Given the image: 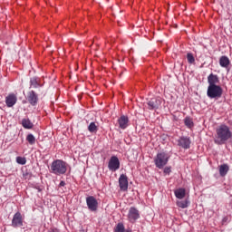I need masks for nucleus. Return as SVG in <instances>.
<instances>
[{"label":"nucleus","instance_id":"obj_1","mask_svg":"<svg viewBox=\"0 0 232 232\" xmlns=\"http://www.w3.org/2000/svg\"><path fill=\"white\" fill-rule=\"evenodd\" d=\"M229 139H232V132L227 125L223 124L217 128L214 138L215 144H218V146H222L226 144Z\"/></svg>","mask_w":232,"mask_h":232},{"label":"nucleus","instance_id":"obj_2","mask_svg":"<svg viewBox=\"0 0 232 232\" xmlns=\"http://www.w3.org/2000/svg\"><path fill=\"white\" fill-rule=\"evenodd\" d=\"M68 169V164L62 160H56L51 164L50 172L53 175H64Z\"/></svg>","mask_w":232,"mask_h":232},{"label":"nucleus","instance_id":"obj_3","mask_svg":"<svg viewBox=\"0 0 232 232\" xmlns=\"http://www.w3.org/2000/svg\"><path fill=\"white\" fill-rule=\"evenodd\" d=\"M224 93V90L220 85H211L207 89V96L208 99H220Z\"/></svg>","mask_w":232,"mask_h":232},{"label":"nucleus","instance_id":"obj_4","mask_svg":"<svg viewBox=\"0 0 232 232\" xmlns=\"http://www.w3.org/2000/svg\"><path fill=\"white\" fill-rule=\"evenodd\" d=\"M169 160V156L166 152H160L154 158L155 166L159 168V169H162V168L168 164Z\"/></svg>","mask_w":232,"mask_h":232},{"label":"nucleus","instance_id":"obj_5","mask_svg":"<svg viewBox=\"0 0 232 232\" xmlns=\"http://www.w3.org/2000/svg\"><path fill=\"white\" fill-rule=\"evenodd\" d=\"M87 208L90 211L95 212L99 208V202L97 198L93 196H89L86 198Z\"/></svg>","mask_w":232,"mask_h":232},{"label":"nucleus","instance_id":"obj_6","mask_svg":"<svg viewBox=\"0 0 232 232\" xmlns=\"http://www.w3.org/2000/svg\"><path fill=\"white\" fill-rule=\"evenodd\" d=\"M120 168L121 161L119 160V158L117 156H112L109 160L108 169L110 171H117Z\"/></svg>","mask_w":232,"mask_h":232},{"label":"nucleus","instance_id":"obj_7","mask_svg":"<svg viewBox=\"0 0 232 232\" xmlns=\"http://www.w3.org/2000/svg\"><path fill=\"white\" fill-rule=\"evenodd\" d=\"M23 215L21 214V212H16L13 216L11 226L12 227H23Z\"/></svg>","mask_w":232,"mask_h":232},{"label":"nucleus","instance_id":"obj_8","mask_svg":"<svg viewBox=\"0 0 232 232\" xmlns=\"http://www.w3.org/2000/svg\"><path fill=\"white\" fill-rule=\"evenodd\" d=\"M160 104H162V100L160 98H151L147 102V108L148 110H159Z\"/></svg>","mask_w":232,"mask_h":232},{"label":"nucleus","instance_id":"obj_9","mask_svg":"<svg viewBox=\"0 0 232 232\" xmlns=\"http://www.w3.org/2000/svg\"><path fill=\"white\" fill-rule=\"evenodd\" d=\"M27 101L31 106H37L39 102V95L34 91L27 92Z\"/></svg>","mask_w":232,"mask_h":232},{"label":"nucleus","instance_id":"obj_10","mask_svg":"<svg viewBox=\"0 0 232 232\" xmlns=\"http://www.w3.org/2000/svg\"><path fill=\"white\" fill-rule=\"evenodd\" d=\"M5 104L7 108H14L17 104V95L15 93H9L5 97Z\"/></svg>","mask_w":232,"mask_h":232},{"label":"nucleus","instance_id":"obj_11","mask_svg":"<svg viewBox=\"0 0 232 232\" xmlns=\"http://www.w3.org/2000/svg\"><path fill=\"white\" fill-rule=\"evenodd\" d=\"M140 218V214L139 213V209H137L135 207H131L129 209V213H128L129 220L130 222H135Z\"/></svg>","mask_w":232,"mask_h":232},{"label":"nucleus","instance_id":"obj_12","mask_svg":"<svg viewBox=\"0 0 232 232\" xmlns=\"http://www.w3.org/2000/svg\"><path fill=\"white\" fill-rule=\"evenodd\" d=\"M178 146L183 148V150H189L191 146V140L188 137H181L178 140Z\"/></svg>","mask_w":232,"mask_h":232},{"label":"nucleus","instance_id":"obj_13","mask_svg":"<svg viewBox=\"0 0 232 232\" xmlns=\"http://www.w3.org/2000/svg\"><path fill=\"white\" fill-rule=\"evenodd\" d=\"M119 186L121 191H128V176L121 174L119 178Z\"/></svg>","mask_w":232,"mask_h":232},{"label":"nucleus","instance_id":"obj_14","mask_svg":"<svg viewBox=\"0 0 232 232\" xmlns=\"http://www.w3.org/2000/svg\"><path fill=\"white\" fill-rule=\"evenodd\" d=\"M220 82V80L218 79V75L210 73L208 76V86H217Z\"/></svg>","mask_w":232,"mask_h":232},{"label":"nucleus","instance_id":"obj_15","mask_svg":"<svg viewBox=\"0 0 232 232\" xmlns=\"http://www.w3.org/2000/svg\"><path fill=\"white\" fill-rule=\"evenodd\" d=\"M129 122L130 120L128 119V116L122 115L120 117V119H118V123L121 130H126Z\"/></svg>","mask_w":232,"mask_h":232},{"label":"nucleus","instance_id":"obj_16","mask_svg":"<svg viewBox=\"0 0 232 232\" xmlns=\"http://www.w3.org/2000/svg\"><path fill=\"white\" fill-rule=\"evenodd\" d=\"M174 195L177 198H179V200H182V198H184V197H186V188H177L174 191Z\"/></svg>","mask_w":232,"mask_h":232},{"label":"nucleus","instance_id":"obj_17","mask_svg":"<svg viewBox=\"0 0 232 232\" xmlns=\"http://www.w3.org/2000/svg\"><path fill=\"white\" fill-rule=\"evenodd\" d=\"M22 126L25 130H32V128H34V123H32L30 119L24 118V119L22 120Z\"/></svg>","mask_w":232,"mask_h":232},{"label":"nucleus","instance_id":"obj_18","mask_svg":"<svg viewBox=\"0 0 232 232\" xmlns=\"http://www.w3.org/2000/svg\"><path fill=\"white\" fill-rule=\"evenodd\" d=\"M219 64L222 68H227L230 64L229 58L227 56H221L219 59Z\"/></svg>","mask_w":232,"mask_h":232},{"label":"nucleus","instance_id":"obj_19","mask_svg":"<svg viewBox=\"0 0 232 232\" xmlns=\"http://www.w3.org/2000/svg\"><path fill=\"white\" fill-rule=\"evenodd\" d=\"M227 171H229V166H227V164H223L219 166L220 177H226V175H227Z\"/></svg>","mask_w":232,"mask_h":232},{"label":"nucleus","instance_id":"obj_20","mask_svg":"<svg viewBox=\"0 0 232 232\" xmlns=\"http://www.w3.org/2000/svg\"><path fill=\"white\" fill-rule=\"evenodd\" d=\"M188 206L189 200L188 199L177 201V207L181 208V209H186Z\"/></svg>","mask_w":232,"mask_h":232},{"label":"nucleus","instance_id":"obj_21","mask_svg":"<svg viewBox=\"0 0 232 232\" xmlns=\"http://www.w3.org/2000/svg\"><path fill=\"white\" fill-rule=\"evenodd\" d=\"M39 86H41V83H39L37 77H33L30 79V87L31 88H39Z\"/></svg>","mask_w":232,"mask_h":232},{"label":"nucleus","instance_id":"obj_22","mask_svg":"<svg viewBox=\"0 0 232 232\" xmlns=\"http://www.w3.org/2000/svg\"><path fill=\"white\" fill-rule=\"evenodd\" d=\"M98 127L95 124V122H91L88 126V130L90 131V133H95L97 131Z\"/></svg>","mask_w":232,"mask_h":232},{"label":"nucleus","instance_id":"obj_23","mask_svg":"<svg viewBox=\"0 0 232 232\" xmlns=\"http://www.w3.org/2000/svg\"><path fill=\"white\" fill-rule=\"evenodd\" d=\"M125 227L123 223H118L116 227L114 228V232H124Z\"/></svg>","mask_w":232,"mask_h":232},{"label":"nucleus","instance_id":"obj_24","mask_svg":"<svg viewBox=\"0 0 232 232\" xmlns=\"http://www.w3.org/2000/svg\"><path fill=\"white\" fill-rule=\"evenodd\" d=\"M184 122L185 126H187L188 128H193V120H191V118L186 117Z\"/></svg>","mask_w":232,"mask_h":232},{"label":"nucleus","instance_id":"obj_25","mask_svg":"<svg viewBox=\"0 0 232 232\" xmlns=\"http://www.w3.org/2000/svg\"><path fill=\"white\" fill-rule=\"evenodd\" d=\"M26 140L29 142V144L34 145L35 144V136H34V134H28Z\"/></svg>","mask_w":232,"mask_h":232},{"label":"nucleus","instance_id":"obj_26","mask_svg":"<svg viewBox=\"0 0 232 232\" xmlns=\"http://www.w3.org/2000/svg\"><path fill=\"white\" fill-rule=\"evenodd\" d=\"M16 162L17 164H21V166H24V164H26V158L18 156L16 157Z\"/></svg>","mask_w":232,"mask_h":232},{"label":"nucleus","instance_id":"obj_27","mask_svg":"<svg viewBox=\"0 0 232 232\" xmlns=\"http://www.w3.org/2000/svg\"><path fill=\"white\" fill-rule=\"evenodd\" d=\"M187 61L189 63V64H193V63H195V56H193V53H188Z\"/></svg>","mask_w":232,"mask_h":232},{"label":"nucleus","instance_id":"obj_28","mask_svg":"<svg viewBox=\"0 0 232 232\" xmlns=\"http://www.w3.org/2000/svg\"><path fill=\"white\" fill-rule=\"evenodd\" d=\"M164 173L169 175V173H171V168L166 167V168L164 169Z\"/></svg>","mask_w":232,"mask_h":232},{"label":"nucleus","instance_id":"obj_29","mask_svg":"<svg viewBox=\"0 0 232 232\" xmlns=\"http://www.w3.org/2000/svg\"><path fill=\"white\" fill-rule=\"evenodd\" d=\"M64 186H66V182L61 181L60 184H59V187L60 188H64Z\"/></svg>","mask_w":232,"mask_h":232}]
</instances>
